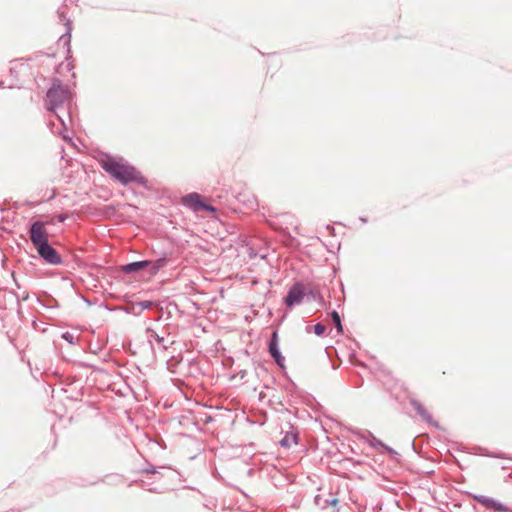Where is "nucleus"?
Masks as SVG:
<instances>
[{
    "label": "nucleus",
    "mask_w": 512,
    "mask_h": 512,
    "mask_svg": "<svg viewBox=\"0 0 512 512\" xmlns=\"http://www.w3.org/2000/svg\"><path fill=\"white\" fill-rule=\"evenodd\" d=\"M72 92L60 80L53 81L45 98V107L51 113L49 118L50 129L53 134L68 138L65 132L72 123L71 117Z\"/></svg>",
    "instance_id": "1"
},
{
    "label": "nucleus",
    "mask_w": 512,
    "mask_h": 512,
    "mask_svg": "<svg viewBox=\"0 0 512 512\" xmlns=\"http://www.w3.org/2000/svg\"><path fill=\"white\" fill-rule=\"evenodd\" d=\"M98 162L102 169L112 178L123 185L128 184V166L124 164L122 158H117L106 153H102Z\"/></svg>",
    "instance_id": "2"
},
{
    "label": "nucleus",
    "mask_w": 512,
    "mask_h": 512,
    "mask_svg": "<svg viewBox=\"0 0 512 512\" xmlns=\"http://www.w3.org/2000/svg\"><path fill=\"white\" fill-rule=\"evenodd\" d=\"M30 240L35 248L48 243L47 232L45 229V223L42 221H35L30 226Z\"/></svg>",
    "instance_id": "3"
},
{
    "label": "nucleus",
    "mask_w": 512,
    "mask_h": 512,
    "mask_svg": "<svg viewBox=\"0 0 512 512\" xmlns=\"http://www.w3.org/2000/svg\"><path fill=\"white\" fill-rule=\"evenodd\" d=\"M143 271V278L150 279L158 271V266L151 261L130 262V274Z\"/></svg>",
    "instance_id": "4"
},
{
    "label": "nucleus",
    "mask_w": 512,
    "mask_h": 512,
    "mask_svg": "<svg viewBox=\"0 0 512 512\" xmlns=\"http://www.w3.org/2000/svg\"><path fill=\"white\" fill-rule=\"evenodd\" d=\"M36 250L39 256L47 263L52 265L62 264L61 256L56 251V249L49 244V242L39 246L38 248H36Z\"/></svg>",
    "instance_id": "5"
},
{
    "label": "nucleus",
    "mask_w": 512,
    "mask_h": 512,
    "mask_svg": "<svg viewBox=\"0 0 512 512\" xmlns=\"http://www.w3.org/2000/svg\"><path fill=\"white\" fill-rule=\"evenodd\" d=\"M304 297L303 287L300 284H296L291 287L288 292L287 297L285 298V303L288 307H292L296 304L301 303Z\"/></svg>",
    "instance_id": "6"
},
{
    "label": "nucleus",
    "mask_w": 512,
    "mask_h": 512,
    "mask_svg": "<svg viewBox=\"0 0 512 512\" xmlns=\"http://www.w3.org/2000/svg\"><path fill=\"white\" fill-rule=\"evenodd\" d=\"M476 500L482 504L484 507L488 509H492L495 512H511L510 509L504 504L500 503L497 500H494L487 496H478Z\"/></svg>",
    "instance_id": "7"
},
{
    "label": "nucleus",
    "mask_w": 512,
    "mask_h": 512,
    "mask_svg": "<svg viewBox=\"0 0 512 512\" xmlns=\"http://www.w3.org/2000/svg\"><path fill=\"white\" fill-rule=\"evenodd\" d=\"M184 202L186 204H188L190 207H192L195 211H199V210L214 211V208L210 205L205 204L201 200V197L196 193L187 195L184 198Z\"/></svg>",
    "instance_id": "8"
},
{
    "label": "nucleus",
    "mask_w": 512,
    "mask_h": 512,
    "mask_svg": "<svg viewBox=\"0 0 512 512\" xmlns=\"http://www.w3.org/2000/svg\"><path fill=\"white\" fill-rule=\"evenodd\" d=\"M57 15L59 20L66 26V32L61 36L60 40L69 45L71 40L72 22L63 8L58 9Z\"/></svg>",
    "instance_id": "9"
},
{
    "label": "nucleus",
    "mask_w": 512,
    "mask_h": 512,
    "mask_svg": "<svg viewBox=\"0 0 512 512\" xmlns=\"http://www.w3.org/2000/svg\"><path fill=\"white\" fill-rule=\"evenodd\" d=\"M411 405L416 413L426 422H432V415L428 409L418 400H411Z\"/></svg>",
    "instance_id": "10"
},
{
    "label": "nucleus",
    "mask_w": 512,
    "mask_h": 512,
    "mask_svg": "<svg viewBox=\"0 0 512 512\" xmlns=\"http://www.w3.org/2000/svg\"><path fill=\"white\" fill-rule=\"evenodd\" d=\"M298 434L294 430L287 432L280 440V445L286 449H290L297 445Z\"/></svg>",
    "instance_id": "11"
},
{
    "label": "nucleus",
    "mask_w": 512,
    "mask_h": 512,
    "mask_svg": "<svg viewBox=\"0 0 512 512\" xmlns=\"http://www.w3.org/2000/svg\"><path fill=\"white\" fill-rule=\"evenodd\" d=\"M130 182H138L140 184H146L147 180L134 168L130 167Z\"/></svg>",
    "instance_id": "12"
},
{
    "label": "nucleus",
    "mask_w": 512,
    "mask_h": 512,
    "mask_svg": "<svg viewBox=\"0 0 512 512\" xmlns=\"http://www.w3.org/2000/svg\"><path fill=\"white\" fill-rule=\"evenodd\" d=\"M331 317H332L333 323L335 324L338 332L342 333L343 328H342L341 319H340L339 314L336 311H333L331 314Z\"/></svg>",
    "instance_id": "13"
},
{
    "label": "nucleus",
    "mask_w": 512,
    "mask_h": 512,
    "mask_svg": "<svg viewBox=\"0 0 512 512\" xmlns=\"http://www.w3.org/2000/svg\"><path fill=\"white\" fill-rule=\"evenodd\" d=\"M62 338L69 342L70 344H76L78 341V337L74 335L72 332H64L62 334Z\"/></svg>",
    "instance_id": "14"
},
{
    "label": "nucleus",
    "mask_w": 512,
    "mask_h": 512,
    "mask_svg": "<svg viewBox=\"0 0 512 512\" xmlns=\"http://www.w3.org/2000/svg\"><path fill=\"white\" fill-rule=\"evenodd\" d=\"M276 338H277V334L273 333V338L269 345V351H270L271 355H274V353L279 352L278 348H277Z\"/></svg>",
    "instance_id": "15"
},
{
    "label": "nucleus",
    "mask_w": 512,
    "mask_h": 512,
    "mask_svg": "<svg viewBox=\"0 0 512 512\" xmlns=\"http://www.w3.org/2000/svg\"><path fill=\"white\" fill-rule=\"evenodd\" d=\"M325 330H326V327L321 323L314 325V332H315V334H317L319 336L324 334Z\"/></svg>",
    "instance_id": "16"
},
{
    "label": "nucleus",
    "mask_w": 512,
    "mask_h": 512,
    "mask_svg": "<svg viewBox=\"0 0 512 512\" xmlns=\"http://www.w3.org/2000/svg\"><path fill=\"white\" fill-rule=\"evenodd\" d=\"M272 357L274 358V360L276 361V363L279 366L284 367V357L280 354V352L274 353V355H272Z\"/></svg>",
    "instance_id": "17"
},
{
    "label": "nucleus",
    "mask_w": 512,
    "mask_h": 512,
    "mask_svg": "<svg viewBox=\"0 0 512 512\" xmlns=\"http://www.w3.org/2000/svg\"><path fill=\"white\" fill-rule=\"evenodd\" d=\"M17 84L15 82H10L8 84L5 83V81H0V88H13L16 87Z\"/></svg>",
    "instance_id": "18"
},
{
    "label": "nucleus",
    "mask_w": 512,
    "mask_h": 512,
    "mask_svg": "<svg viewBox=\"0 0 512 512\" xmlns=\"http://www.w3.org/2000/svg\"><path fill=\"white\" fill-rule=\"evenodd\" d=\"M137 306H140V309H143L142 304H137ZM136 304L130 303V312H135Z\"/></svg>",
    "instance_id": "19"
},
{
    "label": "nucleus",
    "mask_w": 512,
    "mask_h": 512,
    "mask_svg": "<svg viewBox=\"0 0 512 512\" xmlns=\"http://www.w3.org/2000/svg\"><path fill=\"white\" fill-rule=\"evenodd\" d=\"M66 218H67L66 215H59L58 216V221L59 222H64L66 220Z\"/></svg>",
    "instance_id": "20"
},
{
    "label": "nucleus",
    "mask_w": 512,
    "mask_h": 512,
    "mask_svg": "<svg viewBox=\"0 0 512 512\" xmlns=\"http://www.w3.org/2000/svg\"><path fill=\"white\" fill-rule=\"evenodd\" d=\"M122 270H123L125 273H128V270H129L128 264L122 265Z\"/></svg>",
    "instance_id": "21"
},
{
    "label": "nucleus",
    "mask_w": 512,
    "mask_h": 512,
    "mask_svg": "<svg viewBox=\"0 0 512 512\" xmlns=\"http://www.w3.org/2000/svg\"><path fill=\"white\" fill-rule=\"evenodd\" d=\"M10 73L13 74L14 73V68H11L10 69Z\"/></svg>",
    "instance_id": "22"
}]
</instances>
